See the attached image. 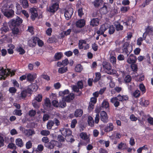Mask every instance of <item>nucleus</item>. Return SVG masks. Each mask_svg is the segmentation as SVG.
<instances>
[{"label":"nucleus","instance_id":"1","mask_svg":"<svg viewBox=\"0 0 153 153\" xmlns=\"http://www.w3.org/2000/svg\"><path fill=\"white\" fill-rule=\"evenodd\" d=\"M23 21L22 19L17 16L16 18L11 19L8 22V25L10 27H19Z\"/></svg>","mask_w":153,"mask_h":153},{"label":"nucleus","instance_id":"2","mask_svg":"<svg viewBox=\"0 0 153 153\" xmlns=\"http://www.w3.org/2000/svg\"><path fill=\"white\" fill-rule=\"evenodd\" d=\"M103 68L107 74H112L115 73V70L112 68L111 64L107 62H104L102 64Z\"/></svg>","mask_w":153,"mask_h":153},{"label":"nucleus","instance_id":"3","mask_svg":"<svg viewBox=\"0 0 153 153\" xmlns=\"http://www.w3.org/2000/svg\"><path fill=\"white\" fill-rule=\"evenodd\" d=\"M62 145V144L61 143H59L57 141L52 140L50 142H49L48 143H46L45 144V146L48 149H52L55 146L61 147Z\"/></svg>","mask_w":153,"mask_h":153},{"label":"nucleus","instance_id":"4","mask_svg":"<svg viewBox=\"0 0 153 153\" xmlns=\"http://www.w3.org/2000/svg\"><path fill=\"white\" fill-rule=\"evenodd\" d=\"M59 7V3L56 2L47 7V10L48 12L54 13L58 10Z\"/></svg>","mask_w":153,"mask_h":153},{"label":"nucleus","instance_id":"5","mask_svg":"<svg viewBox=\"0 0 153 153\" xmlns=\"http://www.w3.org/2000/svg\"><path fill=\"white\" fill-rule=\"evenodd\" d=\"M2 13L3 15L8 19L13 18L14 15V11L11 9H8L6 10L3 9Z\"/></svg>","mask_w":153,"mask_h":153},{"label":"nucleus","instance_id":"6","mask_svg":"<svg viewBox=\"0 0 153 153\" xmlns=\"http://www.w3.org/2000/svg\"><path fill=\"white\" fill-rule=\"evenodd\" d=\"M78 47L79 49L86 50L89 48V45L87 43L86 40L83 39L79 40L78 43Z\"/></svg>","mask_w":153,"mask_h":153},{"label":"nucleus","instance_id":"7","mask_svg":"<svg viewBox=\"0 0 153 153\" xmlns=\"http://www.w3.org/2000/svg\"><path fill=\"white\" fill-rule=\"evenodd\" d=\"M108 24L106 23L102 25L99 30L97 31V34L99 35V36L103 34L104 32L108 29Z\"/></svg>","mask_w":153,"mask_h":153},{"label":"nucleus","instance_id":"8","mask_svg":"<svg viewBox=\"0 0 153 153\" xmlns=\"http://www.w3.org/2000/svg\"><path fill=\"white\" fill-rule=\"evenodd\" d=\"M129 43V42H125L122 46L123 52L125 53L127 56L129 55L132 51V50H130V51H128V49L130 46Z\"/></svg>","mask_w":153,"mask_h":153},{"label":"nucleus","instance_id":"9","mask_svg":"<svg viewBox=\"0 0 153 153\" xmlns=\"http://www.w3.org/2000/svg\"><path fill=\"white\" fill-rule=\"evenodd\" d=\"M39 37H37L33 36L28 41V46L30 47H34L36 45L37 41Z\"/></svg>","mask_w":153,"mask_h":153},{"label":"nucleus","instance_id":"10","mask_svg":"<svg viewBox=\"0 0 153 153\" xmlns=\"http://www.w3.org/2000/svg\"><path fill=\"white\" fill-rule=\"evenodd\" d=\"M100 119L104 123H107L108 121V117L106 113L104 111H102L100 112Z\"/></svg>","mask_w":153,"mask_h":153},{"label":"nucleus","instance_id":"11","mask_svg":"<svg viewBox=\"0 0 153 153\" xmlns=\"http://www.w3.org/2000/svg\"><path fill=\"white\" fill-rule=\"evenodd\" d=\"M128 99V97L127 95H123L121 96L120 94L118 95L117 97H113L111 99V101H114L118 100L120 101L123 102L124 101H126Z\"/></svg>","mask_w":153,"mask_h":153},{"label":"nucleus","instance_id":"12","mask_svg":"<svg viewBox=\"0 0 153 153\" xmlns=\"http://www.w3.org/2000/svg\"><path fill=\"white\" fill-rule=\"evenodd\" d=\"M62 134L65 137H68L71 135L72 131L69 128H61L60 130Z\"/></svg>","mask_w":153,"mask_h":153},{"label":"nucleus","instance_id":"13","mask_svg":"<svg viewBox=\"0 0 153 153\" xmlns=\"http://www.w3.org/2000/svg\"><path fill=\"white\" fill-rule=\"evenodd\" d=\"M74 13L73 9L71 8H69L66 10L65 12L64 16L67 20H69L71 17Z\"/></svg>","mask_w":153,"mask_h":153},{"label":"nucleus","instance_id":"14","mask_svg":"<svg viewBox=\"0 0 153 153\" xmlns=\"http://www.w3.org/2000/svg\"><path fill=\"white\" fill-rule=\"evenodd\" d=\"M85 21L84 19H81L76 21L75 25L76 27L81 28L84 27L85 24Z\"/></svg>","mask_w":153,"mask_h":153},{"label":"nucleus","instance_id":"15","mask_svg":"<svg viewBox=\"0 0 153 153\" xmlns=\"http://www.w3.org/2000/svg\"><path fill=\"white\" fill-rule=\"evenodd\" d=\"M7 71L3 67H0V79L4 80L7 76Z\"/></svg>","mask_w":153,"mask_h":153},{"label":"nucleus","instance_id":"16","mask_svg":"<svg viewBox=\"0 0 153 153\" xmlns=\"http://www.w3.org/2000/svg\"><path fill=\"white\" fill-rule=\"evenodd\" d=\"M137 59V58L136 56L133 54H131L128 58L127 62L129 64L134 63L136 62Z\"/></svg>","mask_w":153,"mask_h":153},{"label":"nucleus","instance_id":"17","mask_svg":"<svg viewBox=\"0 0 153 153\" xmlns=\"http://www.w3.org/2000/svg\"><path fill=\"white\" fill-rule=\"evenodd\" d=\"M74 98V94L73 93H71L67 96L64 97L62 99L67 102H70Z\"/></svg>","mask_w":153,"mask_h":153},{"label":"nucleus","instance_id":"18","mask_svg":"<svg viewBox=\"0 0 153 153\" xmlns=\"http://www.w3.org/2000/svg\"><path fill=\"white\" fill-rule=\"evenodd\" d=\"M100 20L98 18H93L91 20L90 25L93 27L97 26L99 24Z\"/></svg>","mask_w":153,"mask_h":153},{"label":"nucleus","instance_id":"19","mask_svg":"<svg viewBox=\"0 0 153 153\" xmlns=\"http://www.w3.org/2000/svg\"><path fill=\"white\" fill-rule=\"evenodd\" d=\"M36 78V74H32L30 73L28 74L27 76V80L30 82H33Z\"/></svg>","mask_w":153,"mask_h":153},{"label":"nucleus","instance_id":"20","mask_svg":"<svg viewBox=\"0 0 153 153\" xmlns=\"http://www.w3.org/2000/svg\"><path fill=\"white\" fill-rule=\"evenodd\" d=\"M114 126L112 123L108 124L105 127L104 131L105 132H108L113 130Z\"/></svg>","mask_w":153,"mask_h":153},{"label":"nucleus","instance_id":"21","mask_svg":"<svg viewBox=\"0 0 153 153\" xmlns=\"http://www.w3.org/2000/svg\"><path fill=\"white\" fill-rule=\"evenodd\" d=\"M152 27H151L149 26L147 27L146 29L145 32L143 33V37L144 40L146 39L147 34L150 33H151L152 32Z\"/></svg>","mask_w":153,"mask_h":153},{"label":"nucleus","instance_id":"22","mask_svg":"<svg viewBox=\"0 0 153 153\" xmlns=\"http://www.w3.org/2000/svg\"><path fill=\"white\" fill-rule=\"evenodd\" d=\"M7 1V0H4L2 2L1 4L2 7L1 8V12H3L2 11L3 9H4L5 10H6L8 9V8H10V7L9 6Z\"/></svg>","mask_w":153,"mask_h":153},{"label":"nucleus","instance_id":"23","mask_svg":"<svg viewBox=\"0 0 153 153\" xmlns=\"http://www.w3.org/2000/svg\"><path fill=\"white\" fill-rule=\"evenodd\" d=\"M0 30L1 31L2 33H5L9 31V29L8 27L7 24V23H3V27L1 28Z\"/></svg>","mask_w":153,"mask_h":153},{"label":"nucleus","instance_id":"24","mask_svg":"<svg viewBox=\"0 0 153 153\" xmlns=\"http://www.w3.org/2000/svg\"><path fill=\"white\" fill-rule=\"evenodd\" d=\"M71 31V29H69L65 31H63L60 34V36L62 38L65 37V36H67L70 34Z\"/></svg>","mask_w":153,"mask_h":153},{"label":"nucleus","instance_id":"25","mask_svg":"<svg viewBox=\"0 0 153 153\" xmlns=\"http://www.w3.org/2000/svg\"><path fill=\"white\" fill-rule=\"evenodd\" d=\"M24 133L25 134V135L29 136L35 134V132L34 130H33L30 129H26L24 131Z\"/></svg>","mask_w":153,"mask_h":153},{"label":"nucleus","instance_id":"26","mask_svg":"<svg viewBox=\"0 0 153 153\" xmlns=\"http://www.w3.org/2000/svg\"><path fill=\"white\" fill-rule=\"evenodd\" d=\"M63 55L62 52H59L55 53L54 56V61H57L60 60L62 57Z\"/></svg>","mask_w":153,"mask_h":153},{"label":"nucleus","instance_id":"27","mask_svg":"<svg viewBox=\"0 0 153 153\" xmlns=\"http://www.w3.org/2000/svg\"><path fill=\"white\" fill-rule=\"evenodd\" d=\"M100 11L101 14H104L107 13L108 12L107 5L104 4L103 7L100 8Z\"/></svg>","mask_w":153,"mask_h":153},{"label":"nucleus","instance_id":"28","mask_svg":"<svg viewBox=\"0 0 153 153\" xmlns=\"http://www.w3.org/2000/svg\"><path fill=\"white\" fill-rule=\"evenodd\" d=\"M83 113V111L81 109H76L75 111L74 115L76 117H81Z\"/></svg>","mask_w":153,"mask_h":153},{"label":"nucleus","instance_id":"29","mask_svg":"<svg viewBox=\"0 0 153 153\" xmlns=\"http://www.w3.org/2000/svg\"><path fill=\"white\" fill-rule=\"evenodd\" d=\"M88 125L91 127H93L94 126V121L92 117L89 116L88 118Z\"/></svg>","mask_w":153,"mask_h":153},{"label":"nucleus","instance_id":"30","mask_svg":"<svg viewBox=\"0 0 153 153\" xmlns=\"http://www.w3.org/2000/svg\"><path fill=\"white\" fill-rule=\"evenodd\" d=\"M80 136L81 138L84 140H86L87 142L88 141V143L89 140L88 139L87 134L86 133L83 132H81L80 134Z\"/></svg>","mask_w":153,"mask_h":153},{"label":"nucleus","instance_id":"31","mask_svg":"<svg viewBox=\"0 0 153 153\" xmlns=\"http://www.w3.org/2000/svg\"><path fill=\"white\" fill-rule=\"evenodd\" d=\"M16 14L18 15L20 14L21 12H22V11L23 10L22 9V7L18 3H16Z\"/></svg>","mask_w":153,"mask_h":153},{"label":"nucleus","instance_id":"32","mask_svg":"<svg viewBox=\"0 0 153 153\" xmlns=\"http://www.w3.org/2000/svg\"><path fill=\"white\" fill-rule=\"evenodd\" d=\"M16 145L18 146L21 147L23 146V143L22 139L18 138L16 140Z\"/></svg>","mask_w":153,"mask_h":153},{"label":"nucleus","instance_id":"33","mask_svg":"<svg viewBox=\"0 0 153 153\" xmlns=\"http://www.w3.org/2000/svg\"><path fill=\"white\" fill-rule=\"evenodd\" d=\"M116 30L117 31L122 30L123 29V26L121 25L119 23L117 22V24H114Z\"/></svg>","mask_w":153,"mask_h":153},{"label":"nucleus","instance_id":"34","mask_svg":"<svg viewBox=\"0 0 153 153\" xmlns=\"http://www.w3.org/2000/svg\"><path fill=\"white\" fill-rule=\"evenodd\" d=\"M27 93L24 90L22 91L20 94L19 95V98L20 99H25L27 96Z\"/></svg>","mask_w":153,"mask_h":153},{"label":"nucleus","instance_id":"35","mask_svg":"<svg viewBox=\"0 0 153 153\" xmlns=\"http://www.w3.org/2000/svg\"><path fill=\"white\" fill-rule=\"evenodd\" d=\"M68 71V68L67 67L63 66L61 67L58 69V72L61 74H63L66 72Z\"/></svg>","mask_w":153,"mask_h":153},{"label":"nucleus","instance_id":"36","mask_svg":"<svg viewBox=\"0 0 153 153\" xmlns=\"http://www.w3.org/2000/svg\"><path fill=\"white\" fill-rule=\"evenodd\" d=\"M108 33L111 35L114 33L115 31V28L113 25H110L108 24Z\"/></svg>","mask_w":153,"mask_h":153},{"label":"nucleus","instance_id":"37","mask_svg":"<svg viewBox=\"0 0 153 153\" xmlns=\"http://www.w3.org/2000/svg\"><path fill=\"white\" fill-rule=\"evenodd\" d=\"M101 78V74L100 72H97L95 73V77L94 78L93 82H97L99 81Z\"/></svg>","mask_w":153,"mask_h":153},{"label":"nucleus","instance_id":"38","mask_svg":"<svg viewBox=\"0 0 153 153\" xmlns=\"http://www.w3.org/2000/svg\"><path fill=\"white\" fill-rule=\"evenodd\" d=\"M54 125V122L52 120H49L48 121L47 124V128L48 130L51 129L52 127Z\"/></svg>","mask_w":153,"mask_h":153},{"label":"nucleus","instance_id":"39","mask_svg":"<svg viewBox=\"0 0 153 153\" xmlns=\"http://www.w3.org/2000/svg\"><path fill=\"white\" fill-rule=\"evenodd\" d=\"M12 33L14 35H17L19 32V27H11Z\"/></svg>","mask_w":153,"mask_h":153},{"label":"nucleus","instance_id":"40","mask_svg":"<svg viewBox=\"0 0 153 153\" xmlns=\"http://www.w3.org/2000/svg\"><path fill=\"white\" fill-rule=\"evenodd\" d=\"M60 96L63 97L64 95L69 94V91L68 89H66L63 91H60L59 92Z\"/></svg>","mask_w":153,"mask_h":153},{"label":"nucleus","instance_id":"41","mask_svg":"<svg viewBox=\"0 0 153 153\" xmlns=\"http://www.w3.org/2000/svg\"><path fill=\"white\" fill-rule=\"evenodd\" d=\"M21 5L24 8H26L28 7L29 4L27 0H22Z\"/></svg>","mask_w":153,"mask_h":153},{"label":"nucleus","instance_id":"42","mask_svg":"<svg viewBox=\"0 0 153 153\" xmlns=\"http://www.w3.org/2000/svg\"><path fill=\"white\" fill-rule=\"evenodd\" d=\"M66 106V104L65 101L62 99V100L59 101V107L63 108Z\"/></svg>","mask_w":153,"mask_h":153},{"label":"nucleus","instance_id":"43","mask_svg":"<svg viewBox=\"0 0 153 153\" xmlns=\"http://www.w3.org/2000/svg\"><path fill=\"white\" fill-rule=\"evenodd\" d=\"M109 106V105L108 102L105 100H104L102 103V106H101L102 108H108Z\"/></svg>","mask_w":153,"mask_h":153},{"label":"nucleus","instance_id":"44","mask_svg":"<svg viewBox=\"0 0 153 153\" xmlns=\"http://www.w3.org/2000/svg\"><path fill=\"white\" fill-rule=\"evenodd\" d=\"M131 79L132 78L130 75H127L125 77L124 81L125 82L126 84L130 82L131 81Z\"/></svg>","mask_w":153,"mask_h":153},{"label":"nucleus","instance_id":"45","mask_svg":"<svg viewBox=\"0 0 153 153\" xmlns=\"http://www.w3.org/2000/svg\"><path fill=\"white\" fill-rule=\"evenodd\" d=\"M21 110L15 109L13 111V114L14 115L21 116L22 115V112Z\"/></svg>","mask_w":153,"mask_h":153},{"label":"nucleus","instance_id":"46","mask_svg":"<svg viewBox=\"0 0 153 153\" xmlns=\"http://www.w3.org/2000/svg\"><path fill=\"white\" fill-rule=\"evenodd\" d=\"M45 106L48 108H50L51 106V103L50 100L48 98H46L45 101Z\"/></svg>","mask_w":153,"mask_h":153},{"label":"nucleus","instance_id":"47","mask_svg":"<svg viewBox=\"0 0 153 153\" xmlns=\"http://www.w3.org/2000/svg\"><path fill=\"white\" fill-rule=\"evenodd\" d=\"M30 87H31L32 90L33 91H36L38 88L37 85L35 83H32L30 85Z\"/></svg>","mask_w":153,"mask_h":153},{"label":"nucleus","instance_id":"48","mask_svg":"<svg viewBox=\"0 0 153 153\" xmlns=\"http://www.w3.org/2000/svg\"><path fill=\"white\" fill-rule=\"evenodd\" d=\"M82 68L80 64L77 65L75 67V70L77 72H80L82 71Z\"/></svg>","mask_w":153,"mask_h":153},{"label":"nucleus","instance_id":"49","mask_svg":"<svg viewBox=\"0 0 153 153\" xmlns=\"http://www.w3.org/2000/svg\"><path fill=\"white\" fill-rule=\"evenodd\" d=\"M116 58L113 56H111L110 58V61L113 64V66L116 65Z\"/></svg>","mask_w":153,"mask_h":153},{"label":"nucleus","instance_id":"50","mask_svg":"<svg viewBox=\"0 0 153 153\" xmlns=\"http://www.w3.org/2000/svg\"><path fill=\"white\" fill-rule=\"evenodd\" d=\"M131 21V19H128L126 22H125L124 20H122L121 22L123 23V24L124 26H126V27H127L128 26H130V23L129 22Z\"/></svg>","mask_w":153,"mask_h":153},{"label":"nucleus","instance_id":"51","mask_svg":"<svg viewBox=\"0 0 153 153\" xmlns=\"http://www.w3.org/2000/svg\"><path fill=\"white\" fill-rule=\"evenodd\" d=\"M139 88L140 91L142 92L143 94L144 93L146 92V89L145 87L143 84L141 83L139 85Z\"/></svg>","mask_w":153,"mask_h":153},{"label":"nucleus","instance_id":"52","mask_svg":"<svg viewBox=\"0 0 153 153\" xmlns=\"http://www.w3.org/2000/svg\"><path fill=\"white\" fill-rule=\"evenodd\" d=\"M95 7H98L102 3L101 1L100 0H96L93 2Z\"/></svg>","mask_w":153,"mask_h":153},{"label":"nucleus","instance_id":"53","mask_svg":"<svg viewBox=\"0 0 153 153\" xmlns=\"http://www.w3.org/2000/svg\"><path fill=\"white\" fill-rule=\"evenodd\" d=\"M140 104L144 106H147L149 104V102L148 100H146L144 99L142 100L141 101H140Z\"/></svg>","mask_w":153,"mask_h":153},{"label":"nucleus","instance_id":"54","mask_svg":"<svg viewBox=\"0 0 153 153\" xmlns=\"http://www.w3.org/2000/svg\"><path fill=\"white\" fill-rule=\"evenodd\" d=\"M50 132L48 130H42L40 132V134L43 136H47L50 134Z\"/></svg>","mask_w":153,"mask_h":153},{"label":"nucleus","instance_id":"55","mask_svg":"<svg viewBox=\"0 0 153 153\" xmlns=\"http://www.w3.org/2000/svg\"><path fill=\"white\" fill-rule=\"evenodd\" d=\"M130 7L129 6L122 7L120 8V11L123 13L127 12L129 10Z\"/></svg>","mask_w":153,"mask_h":153},{"label":"nucleus","instance_id":"56","mask_svg":"<svg viewBox=\"0 0 153 153\" xmlns=\"http://www.w3.org/2000/svg\"><path fill=\"white\" fill-rule=\"evenodd\" d=\"M131 67L132 70L134 71H136L137 70V65L134 63H131Z\"/></svg>","mask_w":153,"mask_h":153},{"label":"nucleus","instance_id":"57","mask_svg":"<svg viewBox=\"0 0 153 153\" xmlns=\"http://www.w3.org/2000/svg\"><path fill=\"white\" fill-rule=\"evenodd\" d=\"M76 85L79 89H82L83 88V84L82 80L78 81L76 83Z\"/></svg>","mask_w":153,"mask_h":153},{"label":"nucleus","instance_id":"58","mask_svg":"<svg viewBox=\"0 0 153 153\" xmlns=\"http://www.w3.org/2000/svg\"><path fill=\"white\" fill-rule=\"evenodd\" d=\"M140 95V91L138 90H135L133 94V96L136 98L139 97Z\"/></svg>","mask_w":153,"mask_h":153},{"label":"nucleus","instance_id":"59","mask_svg":"<svg viewBox=\"0 0 153 153\" xmlns=\"http://www.w3.org/2000/svg\"><path fill=\"white\" fill-rule=\"evenodd\" d=\"M3 135V134L0 133V144L1 145V147L4 145V140Z\"/></svg>","mask_w":153,"mask_h":153},{"label":"nucleus","instance_id":"60","mask_svg":"<svg viewBox=\"0 0 153 153\" xmlns=\"http://www.w3.org/2000/svg\"><path fill=\"white\" fill-rule=\"evenodd\" d=\"M51 103L52 105L55 107L58 108L59 107V102L58 101L56 100H53Z\"/></svg>","mask_w":153,"mask_h":153},{"label":"nucleus","instance_id":"61","mask_svg":"<svg viewBox=\"0 0 153 153\" xmlns=\"http://www.w3.org/2000/svg\"><path fill=\"white\" fill-rule=\"evenodd\" d=\"M17 51L19 53V54L21 55H23L25 52L24 50L20 46L18 48Z\"/></svg>","mask_w":153,"mask_h":153},{"label":"nucleus","instance_id":"62","mask_svg":"<svg viewBox=\"0 0 153 153\" xmlns=\"http://www.w3.org/2000/svg\"><path fill=\"white\" fill-rule=\"evenodd\" d=\"M24 90L27 93L30 94H32L33 92L31 87H30V85H28L27 88Z\"/></svg>","mask_w":153,"mask_h":153},{"label":"nucleus","instance_id":"63","mask_svg":"<svg viewBox=\"0 0 153 153\" xmlns=\"http://www.w3.org/2000/svg\"><path fill=\"white\" fill-rule=\"evenodd\" d=\"M36 112L35 110H31L29 111L28 115L30 117H33L36 115Z\"/></svg>","mask_w":153,"mask_h":153},{"label":"nucleus","instance_id":"64","mask_svg":"<svg viewBox=\"0 0 153 153\" xmlns=\"http://www.w3.org/2000/svg\"><path fill=\"white\" fill-rule=\"evenodd\" d=\"M42 96L41 94H39L35 97V100L38 102H40L42 100Z\"/></svg>","mask_w":153,"mask_h":153}]
</instances>
